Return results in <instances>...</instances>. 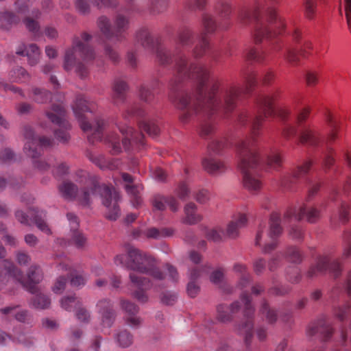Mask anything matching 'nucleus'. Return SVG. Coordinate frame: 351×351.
<instances>
[{
    "label": "nucleus",
    "mask_w": 351,
    "mask_h": 351,
    "mask_svg": "<svg viewBox=\"0 0 351 351\" xmlns=\"http://www.w3.org/2000/svg\"><path fill=\"white\" fill-rule=\"evenodd\" d=\"M177 41L184 48L191 47L194 41V32L187 26L180 27L177 32Z\"/></svg>",
    "instance_id": "36"
},
{
    "label": "nucleus",
    "mask_w": 351,
    "mask_h": 351,
    "mask_svg": "<svg viewBox=\"0 0 351 351\" xmlns=\"http://www.w3.org/2000/svg\"><path fill=\"white\" fill-rule=\"evenodd\" d=\"M114 338L118 346L123 348H129L134 342V335L126 328L117 330L114 332Z\"/></svg>",
    "instance_id": "37"
},
{
    "label": "nucleus",
    "mask_w": 351,
    "mask_h": 351,
    "mask_svg": "<svg viewBox=\"0 0 351 351\" xmlns=\"http://www.w3.org/2000/svg\"><path fill=\"white\" fill-rule=\"evenodd\" d=\"M197 207L194 203H188L184 207L185 217L183 222L189 225L199 222L202 219V217L197 213Z\"/></svg>",
    "instance_id": "38"
},
{
    "label": "nucleus",
    "mask_w": 351,
    "mask_h": 351,
    "mask_svg": "<svg viewBox=\"0 0 351 351\" xmlns=\"http://www.w3.org/2000/svg\"><path fill=\"white\" fill-rule=\"evenodd\" d=\"M206 237L214 242H219L225 237V231L220 227L206 229L205 232Z\"/></svg>",
    "instance_id": "54"
},
{
    "label": "nucleus",
    "mask_w": 351,
    "mask_h": 351,
    "mask_svg": "<svg viewBox=\"0 0 351 351\" xmlns=\"http://www.w3.org/2000/svg\"><path fill=\"white\" fill-rule=\"evenodd\" d=\"M95 106V104L93 101L87 100L82 95H77L75 102L72 105L73 113L79 121L82 130L84 132H92L91 135L88 136V141L91 143L101 139L104 130L106 128L107 125L106 121L101 117H97L93 125L86 120L84 112H92Z\"/></svg>",
    "instance_id": "8"
},
{
    "label": "nucleus",
    "mask_w": 351,
    "mask_h": 351,
    "mask_svg": "<svg viewBox=\"0 0 351 351\" xmlns=\"http://www.w3.org/2000/svg\"><path fill=\"white\" fill-rule=\"evenodd\" d=\"M130 278L131 282L139 289V290H137L134 293V298L141 303L147 302L148 300V296L143 289L152 288L154 286V283L147 278L143 276L141 274L131 273L130 274Z\"/></svg>",
    "instance_id": "23"
},
{
    "label": "nucleus",
    "mask_w": 351,
    "mask_h": 351,
    "mask_svg": "<svg viewBox=\"0 0 351 351\" xmlns=\"http://www.w3.org/2000/svg\"><path fill=\"white\" fill-rule=\"evenodd\" d=\"M278 96V93L258 96L256 102V114L251 116L247 112H242L238 117L241 125L250 123L251 128L250 136L237 145L238 166L243 175V186L250 193H257L262 187V182L258 173L261 160L256 138L265 118L276 116L283 122L281 134L286 139L298 134L299 143L302 145L316 147L319 143L318 132L312 125L305 124L310 109L304 108L298 114L297 127L287 123L290 111L282 106H275Z\"/></svg>",
    "instance_id": "2"
},
{
    "label": "nucleus",
    "mask_w": 351,
    "mask_h": 351,
    "mask_svg": "<svg viewBox=\"0 0 351 351\" xmlns=\"http://www.w3.org/2000/svg\"><path fill=\"white\" fill-rule=\"evenodd\" d=\"M351 204L347 202H341L339 209V219L342 223H346L349 220V210Z\"/></svg>",
    "instance_id": "60"
},
{
    "label": "nucleus",
    "mask_w": 351,
    "mask_h": 351,
    "mask_svg": "<svg viewBox=\"0 0 351 351\" xmlns=\"http://www.w3.org/2000/svg\"><path fill=\"white\" fill-rule=\"evenodd\" d=\"M70 243L74 245L77 248H82L86 243V238L82 232L77 229L71 231V238Z\"/></svg>",
    "instance_id": "56"
},
{
    "label": "nucleus",
    "mask_w": 351,
    "mask_h": 351,
    "mask_svg": "<svg viewBox=\"0 0 351 351\" xmlns=\"http://www.w3.org/2000/svg\"><path fill=\"white\" fill-rule=\"evenodd\" d=\"M122 179L126 182L125 186V190L128 194L132 196V203L134 207H138L141 205L142 199L140 196V192L143 190L141 185L134 184L133 178L127 173H122Z\"/></svg>",
    "instance_id": "24"
},
{
    "label": "nucleus",
    "mask_w": 351,
    "mask_h": 351,
    "mask_svg": "<svg viewBox=\"0 0 351 351\" xmlns=\"http://www.w3.org/2000/svg\"><path fill=\"white\" fill-rule=\"evenodd\" d=\"M312 166L311 161H306L302 165L298 166L291 173L285 175L281 180V186L285 190L292 191L298 180L304 177Z\"/></svg>",
    "instance_id": "21"
},
{
    "label": "nucleus",
    "mask_w": 351,
    "mask_h": 351,
    "mask_svg": "<svg viewBox=\"0 0 351 351\" xmlns=\"http://www.w3.org/2000/svg\"><path fill=\"white\" fill-rule=\"evenodd\" d=\"M282 257V252H278L269 258L268 261V268L270 271H274L279 267Z\"/></svg>",
    "instance_id": "63"
},
{
    "label": "nucleus",
    "mask_w": 351,
    "mask_h": 351,
    "mask_svg": "<svg viewBox=\"0 0 351 351\" xmlns=\"http://www.w3.org/2000/svg\"><path fill=\"white\" fill-rule=\"evenodd\" d=\"M351 312V303L348 301L332 307V315L339 322L346 321Z\"/></svg>",
    "instance_id": "44"
},
{
    "label": "nucleus",
    "mask_w": 351,
    "mask_h": 351,
    "mask_svg": "<svg viewBox=\"0 0 351 351\" xmlns=\"http://www.w3.org/2000/svg\"><path fill=\"white\" fill-rule=\"evenodd\" d=\"M240 299L244 305L243 316L245 321L235 326L238 334L243 335L244 341L247 346L251 343L253 337L254 308L252 304L251 295L248 292L243 291Z\"/></svg>",
    "instance_id": "13"
},
{
    "label": "nucleus",
    "mask_w": 351,
    "mask_h": 351,
    "mask_svg": "<svg viewBox=\"0 0 351 351\" xmlns=\"http://www.w3.org/2000/svg\"><path fill=\"white\" fill-rule=\"evenodd\" d=\"M45 115L57 127L54 130L55 137L62 143H67L70 138L69 130L71 125L66 119L64 108L61 104H53L51 108L46 110Z\"/></svg>",
    "instance_id": "12"
},
{
    "label": "nucleus",
    "mask_w": 351,
    "mask_h": 351,
    "mask_svg": "<svg viewBox=\"0 0 351 351\" xmlns=\"http://www.w3.org/2000/svg\"><path fill=\"white\" fill-rule=\"evenodd\" d=\"M265 227L260 226L255 237V245L261 247L263 254H270L279 245V237L283 229L281 226V219L278 213H274L269 219V228L265 232Z\"/></svg>",
    "instance_id": "11"
},
{
    "label": "nucleus",
    "mask_w": 351,
    "mask_h": 351,
    "mask_svg": "<svg viewBox=\"0 0 351 351\" xmlns=\"http://www.w3.org/2000/svg\"><path fill=\"white\" fill-rule=\"evenodd\" d=\"M129 86L126 82L121 79L114 80L112 84V101L115 105L124 103Z\"/></svg>",
    "instance_id": "30"
},
{
    "label": "nucleus",
    "mask_w": 351,
    "mask_h": 351,
    "mask_svg": "<svg viewBox=\"0 0 351 351\" xmlns=\"http://www.w3.org/2000/svg\"><path fill=\"white\" fill-rule=\"evenodd\" d=\"M113 306V302L108 299H102L97 304L98 313L101 317V323L105 327L110 328L114 322L116 313Z\"/></svg>",
    "instance_id": "22"
},
{
    "label": "nucleus",
    "mask_w": 351,
    "mask_h": 351,
    "mask_svg": "<svg viewBox=\"0 0 351 351\" xmlns=\"http://www.w3.org/2000/svg\"><path fill=\"white\" fill-rule=\"evenodd\" d=\"M120 132L123 136L122 145L126 151L138 149L145 145L144 135L134 131L132 128L128 126L118 125Z\"/></svg>",
    "instance_id": "19"
},
{
    "label": "nucleus",
    "mask_w": 351,
    "mask_h": 351,
    "mask_svg": "<svg viewBox=\"0 0 351 351\" xmlns=\"http://www.w3.org/2000/svg\"><path fill=\"white\" fill-rule=\"evenodd\" d=\"M268 167L278 169L282 166V158L280 152L278 149H271L265 158L262 160Z\"/></svg>",
    "instance_id": "41"
},
{
    "label": "nucleus",
    "mask_w": 351,
    "mask_h": 351,
    "mask_svg": "<svg viewBox=\"0 0 351 351\" xmlns=\"http://www.w3.org/2000/svg\"><path fill=\"white\" fill-rule=\"evenodd\" d=\"M167 6L168 0H147V7L154 14L163 12Z\"/></svg>",
    "instance_id": "48"
},
{
    "label": "nucleus",
    "mask_w": 351,
    "mask_h": 351,
    "mask_svg": "<svg viewBox=\"0 0 351 351\" xmlns=\"http://www.w3.org/2000/svg\"><path fill=\"white\" fill-rule=\"evenodd\" d=\"M139 128L146 132L148 135L152 137L157 136L160 132V128L158 125L152 121L140 122Z\"/></svg>",
    "instance_id": "53"
},
{
    "label": "nucleus",
    "mask_w": 351,
    "mask_h": 351,
    "mask_svg": "<svg viewBox=\"0 0 351 351\" xmlns=\"http://www.w3.org/2000/svg\"><path fill=\"white\" fill-rule=\"evenodd\" d=\"M120 306L125 313V323L134 329L138 328L143 322V319L138 315L139 307L134 303L125 299L120 300Z\"/></svg>",
    "instance_id": "20"
},
{
    "label": "nucleus",
    "mask_w": 351,
    "mask_h": 351,
    "mask_svg": "<svg viewBox=\"0 0 351 351\" xmlns=\"http://www.w3.org/2000/svg\"><path fill=\"white\" fill-rule=\"evenodd\" d=\"M202 25L203 29L200 34L199 42L193 49V55L196 59L202 58L209 49L206 34L214 33L217 27L213 16L207 13L202 14Z\"/></svg>",
    "instance_id": "15"
},
{
    "label": "nucleus",
    "mask_w": 351,
    "mask_h": 351,
    "mask_svg": "<svg viewBox=\"0 0 351 351\" xmlns=\"http://www.w3.org/2000/svg\"><path fill=\"white\" fill-rule=\"evenodd\" d=\"M88 157L90 161L101 169H114L119 166V160L116 159H107L101 154L89 153Z\"/></svg>",
    "instance_id": "34"
},
{
    "label": "nucleus",
    "mask_w": 351,
    "mask_h": 351,
    "mask_svg": "<svg viewBox=\"0 0 351 351\" xmlns=\"http://www.w3.org/2000/svg\"><path fill=\"white\" fill-rule=\"evenodd\" d=\"M75 316L80 322L84 323H88L90 319V312L82 306V302L76 308Z\"/></svg>",
    "instance_id": "62"
},
{
    "label": "nucleus",
    "mask_w": 351,
    "mask_h": 351,
    "mask_svg": "<svg viewBox=\"0 0 351 351\" xmlns=\"http://www.w3.org/2000/svg\"><path fill=\"white\" fill-rule=\"evenodd\" d=\"M34 296L31 300V304L36 309H47L51 305V299L49 296L45 293L40 292L38 288L34 293Z\"/></svg>",
    "instance_id": "40"
},
{
    "label": "nucleus",
    "mask_w": 351,
    "mask_h": 351,
    "mask_svg": "<svg viewBox=\"0 0 351 351\" xmlns=\"http://www.w3.org/2000/svg\"><path fill=\"white\" fill-rule=\"evenodd\" d=\"M327 271L337 278L341 274L342 267L338 260L333 259L329 254H324L317 257L316 263L309 267L306 276L308 278H313Z\"/></svg>",
    "instance_id": "14"
},
{
    "label": "nucleus",
    "mask_w": 351,
    "mask_h": 351,
    "mask_svg": "<svg viewBox=\"0 0 351 351\" xmlns=\"http://www.w3.org/2000/svg\"><path fill=\"white\" fill-rule=\"evenodd\" d=\"M106 141L112 147L111 152L112 154H117L121 151V146L119 142V137L117 134H108L106 136Z\"/></svg>",
    "instance_id": "58"
},
{
    "label": "nucleus",
    "mask_w": 351,
    "mask_h": 351,
    "mask_svg": "<svg viewBox=\"0 0 351 351\" xmlns=\"http://www.w3.org/2000/svg\"><path fill=\"white\" fill-rule=\"evenodd\" d=\"M343 241L344 245L341 258L346 259L351 255V230L345 232Z\"/></svg>",
    "instance_id": "61"
},
{
    "label": "nucleus",
    "mask_w": 351,
    "mask_h": 351,
    "mask_svg": "<svg viewBox=\"0 0 351 351\" xmlns=\"http://www.w3.org/2000/svg\"><path fill=\"white\" fill-rule=\"evenodd\" d=\"M281 252L283 254V257L290 263L300 264L303 261V254L296 246H289L285 251Z\"/></svg>",
    "instance_id": "43"
},
{
    "label": "nucleus",
    "mask_w": 351,
    "mask_h": 351,
    "mask_svg": "<svg viewBox=\"0 0 351 351\" xmlns=\"http://www.w3.org/2000/svg\"><path fill=\"white\" fill-rule=\"evenodd\" d=\"M11 82L15 83H25L29 81L30 74L22 66H16L9 73Z\"/></svg>",
    "instance_id": "42"
},
{
    "label": "nucleus",
    "mask_w": 351,
    "mask_h": 351,
    "mask_svg": "<svg viewBox=\"0 0 351 351\" xmlns=\"http://www.w3.org/2000/svg\"><path fill=\"white\" fill-rule=\"evenodd\" d=\"M241 308L240 302L235 301L230 306L226 304H219L217 307V318L223 323L230 322L233 319V315L237 313Z\"/></svg>",
    "instance_id": "26"
},
{
    "label": "nucleus",
    "mask_w": 351,
    "mask_h": 351,
    "mask_svg": "<svg viewBox=\"0 0 351 351\" xmlns=\"http://www.w3.org/2000/svg\"><path fill=\"white\" fill-rule=\"evenodd\" d=\"M20 21L19 15L12 12H0V27L1 29L8 30L12 25L18 24Z\"/></svg>",
    "instance_id": "39"
},
{
    "label": "nucleus",
    "mask_w": 351,
    "mask_h": 351,
    "mask_svg": "<svg viewBox=\"0 0 351 351\" xmlns=\"http://www.w3.org/2000/svg\"><path fill=\"white\" fill-rule=\"evenodd\" d=\"M75 6L77 10L84 15L89 14L90 11L89 0H75Z\"/></svg>",
    "instance_id": "64"
},
{
    "label": "nucleus",
    "mask_w": 351,
    "mask_h": 351,
    "mask_svg": "<svg viewBox=\"0 0 351 351\" xmlns=\"http://www.w3.org/2000/svg\"><path fill=\"white\" fill-rule=\"evenodd\" d=\"M304 14L306 19H313L317 14V3L315 0H304L303 3Z\"/></svg>",
    "instance_id": "55"
},
{
    "label": "nucleus",
    "mask_w": 351,
    "mask_h": 351,
    "mask_svg": "<svg viewBox=\"0 0 351 351\" xmlns=\"http://www.w3.org/2000/svg\"><path fill=\"white\" fill-rule=\"evenodd\" d=\"M16 53L20 56L27 57L28 64L30 66L36 65L40 59V50L36 44H30L27 46L21 45L16 49Z\"/></svg>",
    "instance_id": "27"
},
{
    "label": "nucleus",
    "mask_w": 351,
    "mask_h": 351,
    "mask_svg": "<svg viewBox=\"0 0 351 351\" xmlns=\"http://www.w3.org/2000/svg\"><path fill=\"white\" fill-rule=\"evenodd\" d=\"M152 205L158 210H164L168 206L172 212H176L179 208V203L175 197L156 195L153 197Z\"/></svg>",
    "instance_id": "28"
},
{
    "label": "nucleus",
    "mask_w": 351,
    "mask_h": 351,
    "mask_svg": "<svg viewBox=\"0 0 351 351\" xmlns=\"http://www.w3.org/2000/svg\"><path fill=\"white\" fill-rule=\"evenodd\" d=\"M326 121L330 128V133L328 136V141H333L337 138L339 123L335 119L333 115L328 112L326 115Z\"/></svg>",
    "instance_id": "49"
},
{
    "label": "nucleus",
    "mask_w": 351,
    "mask_h": 351,
    "mask_svg": "<svg viewBox=\"0 0 351 351\" xmlns=\"http://www.w3.org/2000/svg\"><path fill=\"white\" fill-rule=\"evenodd\" d=\"M127 253L128 260L123 254L116 256L114 260L115 265L148 274L155 280H160L165 278L163 273L156 267L155 259L151 256L133 246L128 247Z\"/></svg>",
    "instance_id": "6"
},
{
    "label": "nucleus",
    "mask_w": 351,
    "mask_h": 351,
    "mask_svg": "<svg viewBox=\"0 0 351 351\" xmlns=\"http://www.w3.org/2000/svg\"><path fill=\"white\" fill-rule=\"evenodd\" d=\"M15 217L20 223L27 226H29V221H32L40 230L47 234H51V230L45 221L46 213L43 210H38L34 208H32L29 210V216L22 210H17Z\"/></svg>",
    "instance_id": "17"
},
{
    "label": "nucleus",
    "mask_w": 351,
    "mask_h": 351,
    "mask_svg": "<svg viewBox=\"0 0 351 351\" xmlns=\"http://www.w3.org/2000/svg\"><path fill=\"white\" fill-rule=\"evenodd\" d=\"M260 313L265 317L266 321L271 324L276 323L278 317L277 311L271 308L266 300L263 301Z\"/></svg>",
    "instance_id": "46"
},
{
    "label": "nucleus",
    "mask_w": 351,
    "mask_h": 351,
    "mask_svg": "<svg viewBox=\"0 0 351 351\" xmlns=\"http://www.w3.org/2000/svg\"><path fill=\"white\" fill-rule=\"evenodd\" d=\"M205 271V268L202 266H196L190 271L189 282L187 285V293L191 298H195L199 293L200 287L197 283V280Z\"/></svg>",
    "instance_id": "31"
},
{
    "label": "nucleus",
    "mask_w": 351,
    "mask_h": 351,
    "mask_svg": "<svg viewBox=\"0 0 351 351\" xmlns=\"http://www.w3.org/2000/svg\"><path fill=\"white\" fill-rule=\"evenodd\" d=\"M17 306H8L0 309L3 314L14 315L16 320L21 322H26L29 319V315L26 310H21L16 313Z\"/></svg>",
    "instance_id": "47"
},
{
    "label": "nucleus",
    "mask_w": 351,
    "mask_h": 351,
    "mask_svg": "<svg viewBox=\"0 0 351 351\" xmlns=\"http://www.w3.org/2000/svg\"><path fill=\"white\" fill-rule=\"evenodd\" d=\"M202 165L204 169L210 174L219 175L223 173L226 169V165L219 160L208 157L203 160Z\"/></svg>",
    "instance_id": "35"
},
{
    "label": "nucleus",
    "mask_w": 351,
    "mask_h": 351,
    "mask_svg": "<svg viewBox=\"0 0 351 351\" xmlns=\"http://www.w3.org/2000/svg\"><path fill=\"white\" fill-rule=\"evenodd\" d=\"M247 223V217L245 213H238L232 217L228 223L225 236L230 239H235L239 236V229L245 226Z\"/></svg>",
    "instance_id": "25"
},
{
    "label": "nucleus",
    "mask_w": 351,
    "mask_h": 351,
    "mask_svg": "<svg viewBox=\"0 0 351 351\" xmlns=\"http://www.w3.org/2000/svg\"><path fill=\"white\" fill-rule=\"evenodd\" d=\"M97 26L107 40L121 43L127 38L130 19L124 14L118 13L115 15L112 25L110 19L103 15L97 19Z\"/></svg>",
    "instance_id": "9"
},
{
    "label": "nucleus",
    "mask_w": 351,
    "mask_h": 351,
    "mask_svg": "<svg viewBox=\"0 0 351 351\" xmlns=\"http://www.w3.org/2000/svg\"><path fill=\"white\" fill-rule=\"evenodd\" d=\"M80 302V299L73 295L62 298L60 300V305L63 309L71 311L74 308L76 309Z\"/></svg>",
    "instance_id": "51"
},
{
    "label": "nucleus",
    "mask_w": 351,
    "mask_h": 351,
    "mask_svg": "<svg viewBox=\"0 0 351 351\" xmlns=\"http://www.w3.org/2000/svg\"><path fill=\"white\" fill-rule=\"evenodd\" d=\"M174 230L169 228H163L158 229L156 228H151L147 229L145 232L147 238L154 239H160L167 237H171L173 234Z\"/></svg>",
    "instance_id": "45"
},
{
    "label": "nucleus",
    "mask_w": 351,
    "mask_h": 351,
    "mask_svg": "<svg viewBox=\"0 0 351 351\" xmlns=\"http://www.w3.org/2000/svg\"><path fill=\"white\" fill-rule=\"evenodd\" d=\"M208 3V0H186L185 7L190 10H203Z\"/></svg>",
    "instance_id": "59"
},
{
    "label": "nucleus",
    "mask_w": 351,
    "mask_h": 351,
    "mask_svg": "<svg viewBox=\"0 0 351 351\" xmlns=\"http://www.w3.org/2000/svg\"><path fill=\"white\" fill-rule=\"evenodd\" d=\"M320 217V210L317 208L304 204L298 207L289 208L284 215V219L287 221L293 218L299 221L305 219L308 223H314Z\"/></svg>",
    "instance_id": "16"
},
{
    "label": "nucleus",
    "mask_w": 351,
    "mask_h": 351,
    "mask_svg": "<svg viewBox=\"0 0 351 351\" xmlns=\"http://www.w3.org/2000/svg\"><path fill=\"white\" fill-rule=\"evenodd\" d=\"M32 99L38 104H45L53 99H57L58 102L62 103L64 99V95L60 93H57L52 97L51 93L45 88L34 87L32 88Z\"/></svg>",
    "instance_id": "32"
},
{
    "label": "nucleus",
    "mask_w": 351,
    "mask_h": 351,
    "mask_svg": "<svg viewBox=\"0 0 351 351\" xmlns=\"http://www.w3.org/2000/svg\"><path fill=\"white\" fill-rule=\"evenodd\" d=\"M136 40L145 49L156 50L157 61L161 65L167 66L174 61L175 73L169 83V98L180 110L182 123L189 122L197 114L206 117L199 131L203 138L215 131V120L212 116L218 110L226 114L232 112L243 95L251 93L258 83L254 72H245L243 75V87L231 86L219 92V80L210 75L205 65L189 62L180 48L172 54L146 27L137 32Z\"/></svg>",
    "instance_id": "1"
},
{
    "label": "nucleus",
    "mask_w": 351,
    "mask_h": 351,
    "mask_svg": "<svg viewBox=\"0 0 351 351\" xmlns=\"http://www.w3.org/2000/svg\"><path fill=\"white\" fill-rule=\"evenodd\" d=\"M23 23L28 31L34 35L35 39H37L41 35L40 25L36 20L30 16H26L23 20Z\"/></svg>",
    "instance_id": "52"
},
{
    "label": "nucleus",
    "mask_w": 351,
    "mask_h": 351,
    "mask_svg": "<svg viewBox=\"0 0 351 351\" xmlns=\"http://www.w3.org/2000/svg\"><path fill=\"white\" fill-rule=\"evenodd\" d=\"M92 35L86 32L81 33L80 36H75L72 45L65 51L64 69L70 71L75 69L76 73L82 78L86 77L88 70L84 62H88L95 58L93 48L89 45Z\"/></svg>",
    "instance_id": "5"
},
{
    "label": "nucleus",
    "mask_w": 351,
    "mask_h": 351,
    "mask_svg": "<svg viewBox=\"0 0 351 351\" xmlns=\"http://www.w3.org/2000/svg\"><path fill=\"white\" fill-rule=\"evenodd\" d=\"M17 281L30 293L36 291L37 286L42 278L43 274L40 267L32 265L27 272V278L24 279L22 271L10 260L5 259L0 261V290L8 282L10 278Z\"/></svg>",
    "instance_id": "7"
},
{
    "label": "nucleus",
    "mask_w": 351,
    "mask_h": 351,
    "mask_svg": "<svg viewBox=\"0 0 351 351\" xmlns=\"http://www.w3.org/2000/svg\"><path fill=\"white\" fill-rule=\"evenodd\" d=\"M279 3L280 0H256L253 5L244 7L239 12L238 21L240 23L254 25L252 34L256 44L261 43L264 39L269 41L268 49H247L245 53L247 60L261 63L266 57L278 54L285 48L283 53L285 59L292 65L299 62L298 52L291 47L285 46L281 40L276 38L277 35L284 32L286 27L284 19L277 14L274 8Z\"/></svg>",
    "instance_id": "3"
},
{
    "label": "nucleus",
    "mask_w": 351,
    "mask_h": 351,
    "mask_svg": "<svg viewBox=\"0 0 351 351\" xmlns=\"http://www.w3.org/2000/svg\"><path fill=\"white\" fill-rule=\"evenodd\" d=\"M215 9L219 18L222 21L219 27L222 29H227L230 25L228 20L232 13L230 4L224 1H219Z\"/></svg>",
    "instance_id": "33"
},
{
    "label": "nucleus",
    "mask_w": 351,
    "mask_h": 351,
    "mask_svg": "<svg viewBox=\"0 0 351 351\" xmlns=\"http://www.w3.org/2000/svg\"><path fill=\"white\" fill-rule=\"evenodd\" d=\"M23 135L26 140L23 148L24 152L28 156L34 159V167L40 171H47L50 168L51 164L43 160H38L36 158L40 155L42 147H48L53 145V139L45 136L38 137L30 125L24 126Z\"/></svg>",
    "instance_id": "10"
},
{
    "label": "nucleus",
    "mask_w": 351,
    "mask_h": 351,
    "mask_svg": "<svg viewBox=\"0 0 351 351\" xmlns=\"http://www.w3.org/2000/svg\"><path fill=\"white\" fill-rule=\"evenodd\" d=\"M334 333V328L329 318L325 315L320 317L317 320L309 325L307 329L308 336L318 335L322 341H328Z\"/></svg>",
    "instance_id": "18"
},
{
    "label": "nucleus",
    "mask_w": 351,
    "mask_h": 351,
    "mask_svg": "<svg viewBox=\"0 0 351 351\" xmlns=\"http://www.w3.org/2000/svg\"><path fill=\"white\" fill-rule=\"evenodd\" d=\"M160 84L157 79L153 80L150 83L143 84L138 90L141 100L147 104H152L155 98L154 91L159 88Z\"/></svg>",
    "instance_id": "29"
},
{
    "label": "nucleus",
    "mask_w": 351,
    "mask_h": 351,
    "mask_svg": "<svg viewBox=\"0 0 351 351\" xmlns=\"http://www.w3.org/2000/svg\"><path fill=\"white\" fill-rule=\"evenodd\" d=\"M146 114L145 110L138 104H134L128 109L123 114V118L127 119L131 117L139 118L144 117Z\"/></svg>",
    "instance_id": "57"
},
{
    "label": "nucleus",
    "mask_w": 351,
    "mask_h": 351,
    "mask_svg": "<svg viewBox=\"0 0 351 351\" xmlns=\"http://www.w3.org/2000/svg\"><path fill=\"white\" fill-rule=\"evenodd\" d=\"M76 175V182L80 189L73 182L66 180L58 186L61 195L66 199H76L82 205L87 206L90 204V196L99 193L102 198L103 204L108 209L106 217L110 220H117L121 213L118 206L120 200L119 192L108 186H100L97 178L90 176L85 171L80 170Z\"/></svg>",
    "instance_id": "4"
},
{
    "label": "nucleus",
    "mask_w": 351,
    "mask_h": 351,
    "mask_svg": "<svg viewBox=\"0 0 351 351\" xmlns=\"http://www.w3.org/2000/svg\"><path fill=\"white\" fill-rule=\"evenodd\" d=\"M229 146L230 143L226 138H216L208 145V151L214 154H219Z\"/></svg>",
    "instance_id": "50"
}]
</instances>
